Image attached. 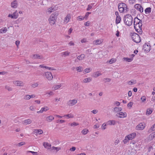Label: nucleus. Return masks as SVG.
Masks as SVG:
<instances>
[{"mask_svg": "<svg viewBox=\"0 0 155 155\" xmlns=\"http://www.w3.org/2000/svg\"><path fill=\"white\" fill-rule=\"evenodd\" d=\"M31 57L33 59H42L44 58L42 55H40L38 54H32L31 56Z\"/></svg>", "mask_w": 155, "mask_h": 155, "instance_id": "9", "label": "nucleus"}, {"mask_svg": "<svg viewBox=\"0 0 155 155\" xmlns=\"http://www.w3.org/2000/svg\"><path fill=\"white\" fill-rule=\"evenodd\" d=\"M29 109L31 110H35V107L34 106H32L30 107Z\"/></svg>", "mask_w": 155, "mask_h": 155, "instance_id": "61", "label": "nucleus"}, {"mask_svg": "<svg viewBox=\"0 0 155 155\" xmlns=\"http://www.w3.org/2000/svg\"><path fill=\"white\" fill-rule=\"evenodd\" d=\"M11 6L12 8H16L18 6L17 2L16 0H15L11 2Z\"/></svg>", "mask_w": 155, "mask_h": 155, "instance_id": "15", "label": "nucleus"}, {"mask_svg": "<svg viewBox=\"0 0 155 155\" xmlns=\"http://www.w3.org/2000/svg\"><path fill=\"white\" fill-rule=\"evenodd\" d=\"M92 81V78H85L83 80V82L84 83H86L90 82Z\"/></svg>", "mask_w": 155, "mask_h": 155, "instance_id": "22", "label": "nucleus"}, {"mask_svg": "<svg viewBox=\"0 0 155 155\" xmlns=\"http://www.w3.org/2000/svg\"><path fill=\"white\" fill-rule=\"evenodd\" d=\"M89 130H88L86 129H85L82 131L81 133L85 135L87 134Z\"/></svg>", "mask_w": 155, "mask_h": 155, "instance_id": "37", "label": "nucleus"}, {"mask_svg": "<svg viewBox=\"0 0 155 155\" xmlns=\"http://www.w3.org/2000/svg\"><path fill=\"white\" fill-rule=\"evenodd\" d=\"M54 8L51 7V8H49L48 9V12H50V13H51L52 12H54Z\"/></svg>", "mask_w": 155, "mask_h": 155, "instance_id": "42", "label": "nucleus"}, {"mask_svg": "<svg viewBox=\"0 0 155 155\" xmlns=\"http://www.w3.org/2000/svg\"><path fill=\"white\" fill-rule=\"evenodd\" d=\"M20 41L18 40L16 41L15 42V44L17 47H18L19 44H20Z\"/></svg>", "mask_w": 155, "mask_h": 155, "instance_id": "63", "label": "nucleus"}, {"mask_svg": "<svg viewBox=\"0 0 155 155\" xmlns=\"http://www.w3.org/2000/svg\"><path fill=\"white\" fill-rule=\"evenodd\" d=\"M136 135V134L135 133H133L131 134L128 135L127 136L128 137L130 140H132L135 137Z\"/></svg>", "mask_w": 155, "mask_h": 155, "instance_id": "17", "label": "nucleus"}, {"mask_svg": "<svg viewBox=\"0 0 155 155\" xmlns=\"http://www.w3.org/2000/svg\"><path fill=\"white\" fill-rule=\"evenodd\" d=\"M62 56L64 55V56H68L70 54V52H68L67 51H64L62 52Z\"/></svg>", "mask_w": 155, "mask_h": 155, "instance_id": "38", "label": "nucleus"}, {"mask_svg": "<svg viewBox=\"0 0 155 155\" xmlns=\"http://www.w3.org/2000/svg\"><path fill=\"white\" fill-rule=\"evenodd\" d=\"M124 58V60H125L128 62H130L131 61L133 60V59L131 58Z\"/></svg>", "mask_w": 155, "mask_h": 155, "instance_id": "40", "label": "nucleus"}, {"mask_svg": "<svg viewBox=\"0 0 155 155\" xmlns=\"http://www.w3.org/2000/svg\"><path fill=\"white\" fill-rule=\"evenodd\" d=\"M93 43L96 45H99L102 43V42L100 40L98 39L94 41Z\"/></svg>", "mask_w": 155, "mask_h": 155, "instance_id": "34", "label": "nucleus"}, {"mask_svg": "<svg viewBox=\"0 0 155 155\" xmlns=\"http://www.w3.org/2000/svg\"><path fill=\"white\" fill-rule=\"evenodd\" d=\"M155 130V124H154L148 130V132L150 133L151 132Z\"/></svg>", "mask_w": 155, "mask_h": 155, "instance_id": "29", "label": "nucleus"}, {"mask_svg": "<svg viewBox=\"0 0 155 155\" xmlns=\"http://www.w3.org/2000/svg\"><path fill=\"white\" fill-rule=\"evenodd\" d=\"M77 102V100L75 99L70 100L68 102V104L69 106H73Z\"/></svg>", "mask_w": 155, "mask_h": 155, "instance_id": "12", "label": "nucleus"}, {"mask_svg": "<svg viewBox=\"0 0 155 155\" xmlns=\"http://www.w3.org/2000/svg\"><path fill=\"white\" fill-rule=\"evenodd\" d=\"M134 7L137 10L139 11L141 13L143 12V8L140 4H136L134 6Z\"/></svg>", "mask_w": 155, "mask_h": 155, "instance_id": "10", "label": "nucleus"}, {"mask_svg": "<svg viewBox=\"0 0 155 155\" xmlns=\"http://www.w3.org/2000/svg\"><path fill=\"white\" fill-rule=\"evenodd\" d=\"M82 68V67L81 66H79V67H77L76 68V69L78 71V72H81L82 71V70H81V69Z\"/></svg>", "mask_w": 155, "mask_h": 155, "instance_id": "45", "label": "nucleus"}, {"mask_svg": "<svg viewBox=\"0 0 155 155\" xmlns=\"http://www.w3.org/2000/svg\"><path fill=\"white\" fill-rule=\"evenodd\" d=\"M43 146L45 148H48V149H51L52 148L51 147V145L49 144L48 143H46L45 142L43 143Z\"/></svg>", "mask_w": 155, "mask_h": 155, "instance_id": "16", "label": "nucleus"}, {"mask_svg": "<svg viewBox=\"0 0 155 155\" xmlns=\"http://www.w3.org/2000/svg\"><path fill=\"white\" fill-rule=\"evenodd\" d=\"M122 108L120 107H116L113 109V111L115 112H117L122 110Z\"/></svg>", "mask_w": 155, "mask_h": 155, "instance_id": "23", "label": "nucleus"}, {"mask_svg": "<svg viewBox=\"0 0 155 155\" xmlns=\"http://www.w3.org/2000/svg\"><path fill=\"white\" fill-rule=\"evenodd\" d=\"M143 49L147 52H148L151 49L150 46V45L149 46L148 45L145 44L143 46Z\"/></svg>", "mask_w": 155, "mask_h": 155, "instance_id": "14", "label": "nucleus"}, {"mask_svg": "<svg viewBox=\"0 0 155 155\" xmlns=\"http://www.w3.org/2000/svg\"><path fill=\"white\" fill-rule=\"evenodd\" d=\"M142 24L141 23H140L139 24H138L137 26H134V28L136 31L139 33L140 34H141L142 32Z\"/></svg>", "mask_w": 155, "mask_h": 155, "instance_id": "5", "label": "nucleus"}, {"mask_svg": "<svg viewBox=\"0 0 155 155\" xmlns=\"http://www.w3.org/2000/svg\"><path fill=\"white\" fill-rule=\"evenodd\" d=\"M45 75L48 80H51L53 78L51 73L50 72H46L45 73Z\"/></svg>", "mask_w": 155, "mask_h": 155, "instance_id": "7", "label": "nucleus"}, {"mask_svg": "<svg viewBox=\"0 0 155 155\" xmlns=\"http://www.w3.org/2000/svg\"><path fill=\"white\" fill-rule=\"evenodd\" d=\"M70 18V14H68L65 18L64 21H66L67 23L69 21Z\"/></svg>", "mask_w": 155, "mask_h": 155, "instance_id": "33", "label": "nucleus"}, {"mask_svg": "<svg viewBox=\"0 0 155 155\" xmlns=\"http://www.w3.org/2000/svg\"><path fill=\"white\" fill-rule=\"evenodd\" d=\"M132 105L133 103L130 102L127 104V106L128 107H130V108L132 107Z\"/></svg>", "mask_w": 155, "mask_h": 155, "instance_id": "54", "label": "nucleus"}, {"mask_svg": "<svg viewBox=\"0 0 155 155\" xmlns=\"http://www.w3.org/2000/svg\"><path fill=\"white\" fill-rule=\"evenodd\" d=\"M14 19L17 18L18 16V14L17 10H16L13 14Z\"/></svg>", "mask_w": 155, "mask_h": 155, "instance_id": "27", "label": "nucleus"}, {"mask_svg": "<svg viewBox=\"0 0 155 155\" xmlns=\"http://www.w3.org/2000/svg\"><path fill=\"white\" fill-rule=\"evenodd\" d=\"M7 31V29L6 27H4L0 29V33L6 32Z\"/></svg>", "mask_w": 155, "mask_h": 155, "instance_id": "28", "label": "nucleus"}, {"mask_svg": "<svg viewBox=\"0 0 155 155\" xmlns=\"http://www.w3.org/2000/svg\"><path fill=\"white\" fill-rule=\"evenodd\" d=\"M140 99L142 102H144L146 100V97L144 96H143L141 97Z\"/></svg>", "mask_w": 155, "mask_h": 155, "instance_id": "52", "label": "nucleus"}, {"mask_svg": "<svg viewBox=\"0 0 155 155\" xmlns=\"http://www.w3.org/2000/svg\"><path fill=\"white\" fill-rule=\"evenodd\" d=\"M25 143L23 142H21V143H18L17 144V146H18L19 147L21 146L22 145H23L25 144Z\"/></svg>", "mask_w": 155, "mask_h": 155, "instance_id": "51", "label": "nucleus"}, {"mask_svg": "<svg viewBox=\"0 0 155 155\" xmlns=\"http://www.w3.org/2000/svg\"><path fill=\"white\" fill-rule=\"evenodd\" d=\"M155 137V131L152 133L149 136L150 139L151 140L153 139Z\"/></svg>", "mask_w": 155, "mask_h": 155, "instance_id": "31", "label": "nucleus"}, {"mask_svg": "<svg viewBox=\"0 0 155 155\" xmlns=\"http://www.w3.org/2000/svg\"><path fill=\"white\" fill-rule=\"evenodd\" d=\"M152 112V110H151L149 108L147 109L146 111V114H148V115H149Z\"/></svg>", "mask_w": 155, "mask_h": 155, "instance_id": "39", "label": "nucleus"}, {"mask_svg": "<svg viewBox=\"0 0 155 155\" xmlns=\"http://www.w3.org/2000/svg\"><path fill=\"white\" fill-rule=\"evenodd\" d=\"M116 61V59L112 58L109 61V63H110V64H112L114 62H115Z\"/></svg>", "mask_w": 155, "mask_h": 155, "instance_id": "46", "label": "nucleus"}, {"mask_svg": "<svg viewBox=\"0 0 155 155\" xmlns=\"http://www.w3.org/2000/svg\"><path fill=\"white\" fill-rule=\"evenodd\" d=\"M130 140L128 137L127 136L125 137V139L123 140V142L124 144L126 143Z\"/></svg>", "mask_w": 155, "mask_h": 155, "instance_id": "36", "label": "nucleus"}, {"mask_svg": "<svg viewBox=\"0 0 155 155\" xmlns=\"http://www.w3.org/2000/svg\"><path fill=\"white\" fill-rule=\"evenodd\" d=\"M65 117H68L69 118H72L74 117V116L71 114H67L64 116Z\"/></svg>", "mask_w": 155, "mask_h": 155, "instance_id": "41", "label": "nucleus"}, {"mask_svg": "<svg viewBox=\"0 0 155 155\" xmlns=\"http://www.w3.org/2000/svg\"><path fill=\"white\" fill-rule=\"evenodd\" d=\"M111 81V79L109 78H104V81L105 82H109Z\"/></svg>", "mask_w": 155, "mask_h": 155, "instance_id": "48", "label": "nucleus"}, {"mask_svg": "<svg viewBox=\"0 0 155 155\" xmlns=\"http://www.w3.org/2000/svg\"><path fill=\"white\" fill-rule=\"evenodd\" d=\"M145 124L144 123H140L136 127V129L137 130H143L145 127Z\"/></svg>", "mask_w": 155, "mask_h": 155, "instance_id": "6", "label": "nucleus"}, {"mask_svg": "<svg viewBox=\"0 0 155 155\" xmlns=\"http://www.w3.org/2000/svg\"><path fill=\"white\" fill-rule=\"evenodd\" d=\"M121 20V18L120 16L117 17L116 19V24H118L120 22V21Z\"/></svg>", "mask_w": 155, "mask_h": 155, "instance_id": "30", "label": "nucleus"}, {"mask_svg": "<svg viewBox=\"0 0 155 155\" xmlns=\"http://www.w3.org/2000/svg\"><path fill=\"white\" fill-rule=\"evenodd\" d=\"M118 8L120 13L127 12L128 10L127 5L125 3L121 2L118 5Z\"/></svg>", "mask_w": 155, "mask_h": 155, "instance_id": "3", "label": "nucleus"}, {"mask_svg": "<svg viewBox=\"0 0 155 155\" xmlns=\"http://www.w3.org/2000/svg\"><path fill=\"white\" fill-rule=\"evenodd\" d=\"M136 83V80H132L128 82V84L130 85L135 84Z\"/></svg>", "mask_w": 155, "mask_h": 155, "instance_id": "32", "label": "nucleus"}, {"mask_svg": "<svg viewBox=\"0 0 155 155\" xmlns=\"http://www.w3.org/2000/svg\"><path fill=\"white\" fill-rule=\"evenodd\" d=\"M78 125H79V124L78 123H77L76 122H74L71 124V126H77Z\"/></svg>", "mask_w": 155, "mask_h": 155, "instance_id": "50", "label": "nucleus"}, {"mask_svg": "<svg viewBox=\"0 0 155 155\" xmlns=\"http://www.w3.org/2000/svg\"><path fill=\"white\" fill-rule=\"evenodd\" d=\"M124 21L126 25L130 26L133 23V18L131 15H127L124 16Z\"/></svg>", "mask_w": 155, "mask_h": 155, "instance_id": "1", "label": "nucleus"}, {"mask_svg": "<svg viewBox=\"0 0 155 155\" xmlns=\"http://www.w3.org/2000/svg\"><path fill=\"white\" fill-rule=\"evenodd\" d=\"M32 122V120L30 119H28L25 120L24 121V123L26 124H31Z\"/></svg>", "mask_w": 155, "mask_h": 155, "instance_id": "20", "label": "nucleus"}, {"mask_svg": "<svg viewBox=\"0 0 155 155\" xmlns=\"http://www.w3.org/2000/svg\"><path fill=\"white\" fill-rule=\"evenodd\" d=\"M91 70V69L90 68H86L84 70V71L86 73H87L89 72Z\"/></svg>", "mask_w": 155, "mask_h": 155, "instance_id": "55", "label": "nucleus"}, {"mask_svg": "<svg viewBox=\"0 0 155 155\" xmlns=\"http://www.w3.org/2000/svg\"><path fill=\"white\" fill-rule=\"evenodd\" d=\"M13 83L15 85L18 86H22L24 84L23 82L19 81H15L13 82Z\"/></svg>", "mask_w": 155, "mask_h": 155, "instance_id": "11", "label": "nucleus"}, {"mask_svg": "<svg viewBox=\"0 0 155 155\" xmlns=\"http://www.w3.org/2000/svg\"><path fill=\"white\" fill-rule=\"evenodd\" d=\"M61 148L60 147H55L54 146H53L51 148V150H55L56 152L58 151L59 150H61Z\"/></svg>", "mask_w": 155, "mask_h": 155, "instance_id": "35", "label": "nucleus"}, {"mask_svg": "<svg viewBox=\"0 0 155 155\" xmlns=\"http://www.w3.org/2000/svg\"><path fill=\"white\" fill-rule=\"evenodd\" d=\"M28 152L31 153L33 155H38V153L37 152H35L34 151H28Z\"/></svg>", "mask_w": 155, "mask_h": 155, "instance_id": "53", "label": "nucleus"}, {"mask_svg": "<svg viewBox=\"0 0 155 155\" xmlns=\"http://www.w3.org/2000/svg\"><path fill=\"white\" fill-rule=\"evenodd\" d=\"M91 12H87L86 13L85 15L84 16V18H85V19H87V18L89 15L91 14Z\"/></svg>", "mask_w": 155, "mask_h": 155, "instance_id": "49", "label": "nucleus"}, {"mask_svg": "<svg viewBox=\"0 0 155 155\" xmlns=\"http://www.w3.org/2000/svg\"><path fill=\"white\" fill-rule=\"evenodd\" d=\"M141 20L137 18H135L134 20V26H137L138 24L141 23Z\"/></svg>", "mask_w": 155, "mask_h": 155, "instance_id": "13", "label": "nucleus"}, {"mask_svg": "<svg viewBox=\"0 0 155 155\" xmlns=\"http://www.w3.org/2000/svg\"><path fill=\"white\" fill-rule=\"evenodd\" d=\"M101 74L100 73L99 71L95 72L93 74V77L95 78H97L100 75H101Z\"/></svg>", "mask_w": 155, "mask_h": 155, "instance_id": "21", "label": "nucleus"}, {"mask_svg": "<svg viewBox=\"0 0 155 155\" xmlns=\"http://www.w3.org/2000/svg\"><path fill=\"white\" fill-rule=\"evenodd\" d=\"M61 86V85H57L55 87H54V88L55 90L58 89L60 88Z\"/></svg>", "mask_w": 155, "mask_h": 155, "instance_id": "64", "label": "nucleus"}, {"mask_svg": "<svg viewBox=\"0 0 155 155\" xmlns=\"http://www.w3.org/2000/svg\"><path fill=\"white\" fill-rule=\"evenodd\" d=\"M116 116L120 118H124L126 117L127 114L126 112L124 113L122 112H120V113H118L117 114Z\"/></svg>", "mask_w": 155, "mask_h": 155, "instance_id": "8", "label": "nucleus"}, {"mask_svg": "<svg viewBox=\"0 0 155 155\" xmlns=\"http://www.w3.org/2000/svg\"><path fill=\"white\" fill-rule=\"evenodd\" d=\"M34 132L36 133L37 134H41L43 133V131L41 129L35 130Z\"/></svg>", "mask_w": 155, "mask_h": 155, "instance_id": "25", "label": "nucleus"}, {"mask_svg": "<svg viewBox=\"0 0 155 155\" xmlns=\"http://www.w3.org/2000/svg\"><path fill=\"white\" fill-rule=\"evenodd\" d=\"M145 12L146 14L150 13L151 12V8L150 7H148L145 10Z\"/></svg>", "mask_w": 155, "mask_h": 155, "instance_id": "26", "label": "nucleus"}, {"mask_svg": "<svg viewBox=\"0 0 155 155\" xmlns=\"http://www.w3.org/2000/svg\"><path fill=\"white\" fill-rule=\"evenodd\" d=\"M59 14L58 12H55L52 14L50 16L48 19L49 24L51 25H53L55 24L56 21L57 16Z\"/></svg>", "mask_w": 155, "mask_h": 155, "instance_id": "2", "label": "nucleus"}, {"mask_svg": "<svg viewBox=\"0 0 155 155\" xmlns=\"http://www.w3.org/2000/svg\"><path fill=\"white\" fill-rule=\"evenodd\" d=\"M86 53L87 54H91V50L90 49H88L85 51Z\"/></svg>", "mask_w": 155, "mask_h": 155, "instance_id": "47", "label": "nucleus"}, {"mask_svg": "<svg viewBox=\"0 0 155 155\" xmlns=\"http://www.w3.org/2000/svg\"><path fill=\"white\" fill-rule=\"evenodd\" d=\"M92 7V6H91L90 5H88V7L87 8L86 10L87 11H89L90 9H91Z\"/></svg>", "mask_w": 155, "mask_h": 155, "instance_id": "58", "label": "nucleus"}, {"mask_svg": "<svg viewBox=\"0 0 155 155\" xmlns=\"http://www.w3.org/2000/svg\"><path fill=\"white\" fill-rule=\"evenodd\" d=\"M38 85V83H35L32 84L31 85V86L32 87L35 88L36 87H37Z\"/></svg>", "mask_w": 155, "mask_h": 155, "instance_id": "44", "label": "nucleus"}, {"mask_svg": "<svg viewBox=\"0 0 155 155\" xmlns=\"http://www.w3.org/2000/svg\"><path fill=\"white\" fill-rule=\"evenodd\" d=\"M78 19L79 21H82L84 20V19L85 18L84 17H81V16H78Z\"/></svg>", "mask_w": 155, "mask_h": 155, "instance_id": "57", "label": "nucleus"}, {"mask_svg": "<svg viewBox=\"0 0 155 155\" xmlns=\"http://www.w3.org/2000/svg\"><path fill=\"white\" fill-rule=\"evenodd\" d=\"M98 112V110H94L91 111V112L94 114H96Z\"/></svg>", "mask_w": 155, "mask_h": 155, "instance_id": "62", "label": "nucleus"}, {"mask_svg": "<svg viewBox=\"0 0 155 155\" xmlns=\"http://www.w3.org/2000/svg\"><path fill=\"white\" fill-rule=\"evenodd\" d=\"M115 123V121L114 120H109L107 122V124L109 125H114Z\"/></svg>", "mask_w": 155, "mask_h": 155, "instance_id": "24", "label": "nucleus"}, {"mask_svg": "<svg viewBox=\"0 0 155 155\" xmlns=\"http://www.w3.org/2000/svg\"><path fill=\"white\" fill-rule=\"evenodd\" d=\"M87 40L86 39L84 38L82 39L81 41V42L82 43H84L87 42Z\"/></svg>", "mask_w": 155, "mask_h": 155, "instance_id": "59", "label": "nucleus"}, {"mask_svg": "<svg viewBox=\"0 0 155 155\" xmlns=\"http://www.w3.org/2000/svg\"><path fill=\"white\" fill-rule=\"evenodd\" d=\"M119 140L117 139L115 141L114 143L115 145H117L119 143Z\"/></svg>", "mask_w": 155, "mask_h": 155, "instance_id": "60", "label": "nucleus"}, {"mask_svg": "<svg viewBox=\"0 0 155 155\" xmlns=\"http://www.w3.org/2000/svg\"><path fill=\"white\" fill-rule=\"evenodd\" d=\"M49 110V108L47 107H42L41 110L39 111H37V113H43L44 111H46Z\"/></svg>", "mask_w": 155, "mask_h": 155, "instance_id": "18", "label": "nucleus"}, {"mask_svg": "<svg viewBox=\"0 0 155 155\" xmlns=\"http://www.w3.org/2000/svg\"><path fill=\"white\" fill-rule=\"evenodd\" d=\"M24 99H25L26 100H28L30 99V95H25L24 97Z\"/></svg>", "mask_w": 155, "mask_h": 155, "instance_id": "56", "label": "nucleus"}, {"mask_svg": "<svg viewBox=\"0 0 155 155\" xmlns=\"http://www.w3.org/2000/svg\"><path fill=\"white\" fill-rule=\"evenodd\" d=\"M5 88L9 91H11L12 90V88L9 86L6 85L5 87Z\"/></svg>", "mask_w": 155, "mask_h": 155, "instance_id": "43", "label": "nucleus"}, {"mask_svg": "<svg viewBox=\"0 0 155 155\" xmlns=\"http://www.w3.org/2000/svg\"><path fill=\"white\" fill-rule=\"evenodd\" d=\"M133 40L136 43L140 42L141 41L140 37L139 35L136 33H134L131 35Z\"/></svg>", "mask_w": 155, "mask_h": 155, "instance_id": "4", "label": "nucleus"}, {"mask_svg": "<svg viewBox=\"0 0 155 155\" xmlns=\"http://www.w3.org/2000/svg\"><path fill=\"white\" fill-rule=\"evenodd\" d=\"M54 117L51 115L46 117V120L48 122H51L54 119Z\"/></svg>", "mask_w": 155, "mask_h": 155, "instance_id": "19", "label": "nucleus"}]
</instances>
